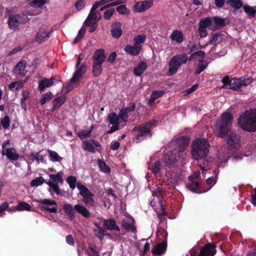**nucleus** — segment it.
<instances>
[{
    "label": "nucleus",
    "mask_w": 256,
    "mask_h": 256,
    "mask_svg": "<svg viewBox=\"0 0 256 256\" xmlns=\"http://www.w3.org/2000/svg\"><path fill=\"white\" fill-rule=\"evenodd\" d=\"M209 142L204 138H197L192 144V154L196 160L205 158L210 152Z\"/></svg>",
    "instance_id": "1"
},
{
    "label": "nucleus",
    "mask_w": 256,
    "mask_h": 256,
    "mask_svg": "<svg viewBox=\"0 0 256 256\" xmlns=\"http://www.w3.org/2000/svg\"><path fill=\"white\" fill-rule=\"evenodd\" d=\"M238 124L244 130L248 132L256 131V109L246 111L242 114L238 119Z\"/></svg>",
    "instance_id": "2"
},
{
    "label": "nucleus",
    "mask_w": 256,
    "mask_h": 256,
    "mask_svg": "<svg viewBox=\"0 0 256 256\" xmlns=\"http://www.w3.org/2000/svg\"><path fill=\"white\" fill-rule=\"evenodd\" d=\"M233 116L232 114L228 112H224L220 118L216 123V135L220 138H224L230 131L231 128Z\"/></svg>",
    "instance_id": "3"
},
{
    "label": "nucleus",
    "mask_w": 256,
    "mask_h": 256,
    "mask_svg": "<svg viewBox=\"0 0 256 256\" xmlns=\"http://www.w3.org/2000/svg\"><path fill=\"white\" fill-rule=\"evenodd\" d=\"M158 121L155 120H150L144 124H140L133 128L136 133L135 138L138 142H141L147 138L152 136L151 130L157 126Z\"/></svg>",
    "instance_id": "4"
},
{
    "label": "nucleus",
    "mask_w": 256,
    "mask_h": 256,
    "mask_svg": "<svg viewBox=\"0 0 256 256\" xmlns=\"http://www.w3.org/2000/svg\"><path fill=\"white\" fill-rule=\"evenodd\" d=\"M30 14L28 11H24L22 13L11 14L8 16V24L12 30L19 29L20 24H24L28 22L30 20L27 15Z\"/></svg>",
    "instance_id": "5"
},
{
    "label": "nucleus",
    "mask_w": 256,
    "mask_h": 256,
    "mask_svg": "<svg viewBox=\"0 0 256 256\" xmlns=\"http://www.w3.org/2000/svg\"><path fill=\"white\" fill-rule=\"evenodd\" d=\"M184 153H183L182 152L178 151L176 148H174L164 154L162 160L166 166L171 168L175 166L176 163L180 158H184Z\"/></svg>",
    "instance_id": "6"
},
{
    "label": "nucleus",
    "mask_w": 256,
    "mask_h": 256,
    "mask_svg": "<svg viewBox=\"0 0 256 256\" xmlns=\"http://www.w3.org/2000/svg\"><path fill=\"white\" fill-rule=\"evenodd\" d=\"M164 236L166 237V239L167 238V233L164 230ZM167 248V242L166 240H165L163 242L160 243L156 244L152 248L151 252L154 256H160L163 254L166 251Z\"/></svg>",
    "instance_id": "7"
},
{
    "label": "nucleus",
    "mask_w": 256,
    "mask_h": 256,
    "mask_svg": "<svg viewBox=\"0 0 256 256\" xmlns=\"http://www.w3.org/2000/svg\"><path fill=\"white\" fill-rule=\"evenodd\" d=\"M52 32V30H50V31L48 30V28L47 26H42L36 34V41L40 43L45 42L50 38V34Z\"/></svg>",
    "instance_id": "8"
},
{
    "label": "nucleus",
    "mask_w": 256,
    "mask_h": 256,
    "mask_svg": "<svg viewBox=\"0 0 256 256\" xmlns=\"http://www.w3.org/2000/svg\"><path fill=\"white\" fill-rule=\"evenodd\" d=\"M190 140L187 136H182L176 138L174 142V145L178 151L182 152L183 153L185 152V150L190 143Z\"/></svg>",
    "instance_id": "9"
},
{
    "label": "nucleus",
    "mask_w": 256,
    "mask_h": 256,
    "mask_svg": "<svg viewBox=\"0 0 256 256\" xmlns=\"http://www.w3.org/2000/svg\"><path fill=\"white\" fill-rule=\"evenodd\" d=\"M154 5V0H144L138 2L134 7V10L138 12H144Z\"/></svg>",
    "instance_id": "10"
},
{
    "label": "nucleus",
    "mask_w": 256,
    "mask_h": 256,
    "mask_svg": "<svg viewBox=\"0 0 256 256\" xmlns=\"http://www.w3.org/2000/svg\"><path fill=\"white\" fill-rule=\"evenodd\" d=\"M216 245L208 243L200 250L198 256H214L216 252Z\"/></svg>",
    "instance_id": "11"
},
{
    "label": "nucleus",
    "mask_w": 256,
    "mask_h": 256,
    "mask_svg": "<svg viewBox=\"0 0 256 256\" xmlns=\"http://www.w3.org/2000/svg\"><path fill=\"white\" fill-rule=\"evenodd\" d=\"M180 67V62L176 59V56H174L169 62L168 75V76L174 75Z\"/></svg>",
    "instance_id": "12"
},
{
    "label": "nucleus",
    "mask_w": 256,
    "mask_h": 256,
    "mask_svg": "<svg viewBox=\"0 0 256 256\" xmlns=\"http://www.w3.org/2000/svg\"><path fill=\"white\" fill-rule=\"evenodd\" d=\"M134 224V220L132 217L125 218L122 220V226L128 232H134L136 231V228Z\"/></svg>",
    "instance_id": "13"
},
{
    "label": "nucleus",
    "mask_w": 256,
    "mask_h": 256,
    "mask_svg": "<svg viewBox=\"0 0 256 256\" xmlns=\"http://www.w3.org/2000/svg\"><path fill=\"white\" fill-rule=\"evenodd\" d=\"M122 32V24L118 22L112 23L110 26V33L112 36L116 38H120Z\"/></svg>",
    "instance_id": "14"
},
{
    "label": "nucleus",
    "mask_w": 256,
    "mask_h": 256,
    "mask_svg": "<svg viewBox=\"0 0 256 256\" xmlns=\"http://www.w3.org/2000/svg\"><path fill=\"white\" fill-rule=\"evenodd\" d=\"M239 138L236 133L230 132L227 138L228 148L231 150L236 149L238 147Z\"/></svg>",
    "instance_id": "15"
},
{
    "label": "nucleus",
    "mask_w": 256,
    "mask_h": 256,
    "mask_svg": "<svg viewBox=\"0 0 256 256\" xmlns=\"http://www.w3.org/2000/svg\"><path fill=\"white\" fill-rule=\"evenodd\" d=\"M76 70L72 78V81L73 82H77L79 80L82 75L86 72V64L84 63L77 68L76 67Z\"/></svg>",
    "instance_id": "16"
},
{
    "label": "nucleus",
    "mask_w": 256,
    "mask_h": 256,
    "mask_svg": "<svg viewBox=\"0 0 256 256\" xmlns=\"http://www.w3.org/2000/svg\"><path fill=\"white\" fill-rule=\"evenodd\" d=\"M103 226L106 230H109L120 231V228L116 224V220L113 218L104 219Z\"/></svg>",
    "instance_id": "17"
},
{
    "label": "nucleus",
    "mask_w": 256,
    "mask_h": 256,
    "mask_svg": "<svg viewBox=\"0 0 256 256\" xmlns=\"http://www.w3.org/2000/svg\"><path fill=\"white\" fill-rule=\"evenodd\" d=\"M142 48V45H126L124 48V50L129 54L132 56H136L139 54Z\"/></svg>",
    "instance_id": "18"
},
{
    "label": "nucleus",
    "mask_w": 256,
    "mask_h": 256,
    "mask_svg": "<svg viewBox=\"0 0 256 256\" xmlns=\"http://www.w3.org/2000/svg\"><path fill=\"white\" fill-rule=\"evenodd\" d=\"M2 155L6 156L7 158L10 160H17L20 156L16 153V150L14 148L6 149V150L2 151Z\"/></svg>",
    "instance_id": "19"
},
{
    "label": "nucleus",
    "mask_w": 256,
    "mask_h": 256,
    "mask_svg": "<svg viewBox=\"0 0 256 256\" xmlns=\"http://www.w3.org/2000/svg\"><path fill=\"white\" fill-rule=\"evenodd\" d=\"M106 58L104 50L102 48L96 50L94 54V62L103 64L105 61Z\"/></svg>",
    "instance_id": "20"
},
{
    "label": "nucleus",
    "mask_w": 256,
    "mask_h": 256,
    "mask_svg": "<svg viewBox=\"0 0 256 256\" xmlns=\"http://www.w3.org/2000/svg\"><path fill=\"white\" fill-rule=\"evenodd\" d=\"M54 84V78H50V79H48L46 78H43L39 82L38 84V89L40 92L44 91L46 88H48Z\"/></svg>",
    "instance_id": "21"
},
{
    "label": "nucleus",
    "mask_w": 256,
    "mask_h": 256,
    "mask_svg": "<svg viewBox=\"0 0 256 256\" xmlns=\"http://www.w3.org/2000/svg\"><path fill=\"white\" fill-rule=\"evenodd\" d=\"M215 24L214 28L220 29L221 28L229 23V20L226 18H222L220 17L216 16L212 18Z\"/></svg>",
    "instance_id": "22"
},
{
    "label": "nucleus",
    "mask_w": 256,
    "mask_h": 256,
    "mask_svg": "<svg viewBox=\"0 0 256 256\" xmlns=\"http://www.w3.org/2000/svg\"><path fill=\"white\" fill-rule=\"evenodd\" d=\"M74 210L85 218H89L90 216V213L89 210L82 204L75 205L74 206Z\"/></svg>",
    "instance_id": "23"
},
{
    "label": "nucleus",
    "mask_w": 256,
    "mask_h": 256,
    "mask_svg": "<svg viewBox=\"0 0 256 256\" xmlns=\"http://www.w3.org/2000/svg\"><path fill=\"white\" fill-rule=\"evenodd\" d=\"M148 66L144 61H140L134 69V74L135 76H140L146 70Z\"/></svg>",
    "instance_id": "24"
},
{
    "label": "nucleus",
    "mask_w": 256,
    "mask_h": 256,
    "mask_svg": "<svg viewBox=\"0 0 256 256\" xmlns=\"http://www.w3.org/2000/svg\"><path fill=\"white\" fill-rule=\"evenodd\" d=\"M66 100V96L63 95L55 98L52 102V110H54L58 108L62 104H64Z\"/></svg>",
    "instance_id": "25"
},
{
    "label": "nucleus",
    "mask_w": 256,
    "mask_h": 256,
    "mask_svg": "<svg viewBox=\"0 0 256 256\" xmlns=\"http://www.w3.org/2000/svg\"><path fill=\"white\" fill-rule=\"evenodd\" d=\"M242 78H234L230 80V84L228 88L236 90L242 91Z\"/></svg>",
    "instance_id": "26"
},
{
    "label": "nucleus",
    "mask_w": 256,
    "mask_h": 256,
    "mask_svg": "<svg viewBox=\"0 0 256 256\" xmlns=\"http://www.w3.org/2000/svg\"><path fill=\"white\" fill-rule=\"evenodd\" d=\"M26 66V60H22L18 62L14 66L13 70V72L16 74L20 75H24V72Z\"/></svg>",
    "instance_id": "27"
},
{
    "label": "nucleus",
    "mask_w": 256,
    "mask_h": 256,
    "mask_svg": "<svg viewBox=\"0 0 256 256\" xmlns=\"http://www.w3.org/2000/svg\"><path fill=\"white\" fill-rule=\"evenodd\" d=\"M62 208L64 212L68 215V218L73 220L75 218V214L72 204H66L63 205Z\"/></svg>",
    "instance_id": "28"
},
{
    "label": "nucleus",
    "mask_w": 256,
    "mask_h": 256,
    "mask_svg": "<svg viewBox=\"0 0 256 256\" xmlns=\"http://www.w3.org/2000/svg\"><path fill=\"white\" fill-rule=\"evenodd\" d=\"M170 38L172 40L178 43H181L184 40V36L182 32L178 30H175L172 32L170 36Z\"/></svg>",
    "instance_id": "29"
},
{
    "label": "nucleus",
    "mask_w": 256,
    "mask_h": 256,
    "mask_svg": "<svg viewBox=\"0 0 256 256\" xmlns=\"http://www.w3.org/2000/svg\"><path fill=\"white\" fill-rule=\"evenodd\" d=\"M212 39L210 40L209 43L212 45H214L218 42H220L223 40L225 36L221 32H216L212 35Z\"/></svg>",
    "instance_id": "30"
},
{
    "label": "nucleus",
    "mask_w": 256,
    "mask_h": 256,
    "mask_svg": "<svg viewBox=\"0 0 256 256\" xmlns=\"http://www.w3.org/2000/svg\"><path fill=\"white\" fill-rule=\"evenodd\" d=\"M102 64L96 62H93L92 74L96 77L100 76L102 72Z\"/></svg>",
    "instance_id": "31"
},
{
    "label": "nucleus",
    "mask_w": 256,
    "mask_h": 256,
    "mask_svg": "<svg viewBox=\"0 0 256 256\" xmlns=\"http://www.w3.org/2000/svg\"><path fill=\"white\" fill-rule=\"evenodd\" d=\"M62 174L63 173L62 172H59L56 174H50V178L52 180L53 183H57L58 184V182H60V184H62L64 182L62 176Z\"/></svg>",
    "instance_id": "32"
},
{
    "label": "nucleus",
    "mask_w": 256,
    "mask_h": 256,
    "mask_svg": "<svg viewBox=\"0 0 256 256\" xmlns=\"http://www.w3.org/2000/svg\"><path fill=\"white\" fill-rule=\"evenodd\" d=\"M94 128V124H92L90 128L88 130H80L77 135L80 140H84L90 136V133Z\"/></svg>",
    "instance_id": "33"
},
{
    "label": "nucleus",
    "mask_w": 256,
    "mask_h": 256,
    "mask_svg": "<svg viewBox=\"0 0 256 256\" xmlns=\"http://www.w3.org/2000/svg\"><path fill=\"white\" fill-rule=\"evenodd\" d=\"M226 2L234 8V10H236L242 7L243 8L244 6L242 2L240 0H227Z\"/></svg>",
    "instance_id": "34"
},
{
    "label": "nucleus",
    "mask_w": 256,
    "mask_h": 256,
    "mask_svg": "<svg viewBox=\"0 0 256 256\" xmlns=\"http://www.w3.org/2000/svg\"><path fill=\"white\" fill-rule=\"evenodd\" d=\"M243 9L244 12L252 18H254L256 14V10L255 8L247 4L243 6Z\"/></svg>",
    "instance_id": "35"
},
{
    "label": "nucleus",
    "mask_w": 256,
    "mask_h": 256,
    "mask_svg": "<svg viewBox=\"0 0 256 256\" xmlns=\"http://www.w3.org/2000/svg\"><path fill=\"white\" fill-rule=\"evenodd\" d=\"M48 152L49 154V159L50 160L56 162H60L62 160V158L56 152L48 150Z\"/></svg>",
    "instance_id": "36"
},
{
    "label": "nucleus",
    "mask_w": 256,
    "mask_h": 256,
    "mask_svg": "<svg viewBox=\"0 0 256 256\" xmlns=\"http://www.w3.org/2000/svg\"><path fill=\"white\" fill-rule=\"evenodd\" d=\"M208 65V63L206 61H204L203 60H200L198 67L195 70V74H200L206 68Z\"/></svg>",
    "instance_id": "37"
},
{
    "label": "nucleus",
    "mask_w": 256,
    "mask_h": 256,
    "mask_svg": "<svg viewBox=\"0 0 256 256\" xmlns=\"http://www.w3.org/2000/svg\"><path fill=\"white\" fill-rule=\"evenodd\" d=\"M98 164L101 172L106 174H109L110 172V168L104 160L98 159Z\"/></svg>",
    "instance_id": "38"
},
{
    "label": "nucleus",
    "mask_w": 256,
    "mask_h": 256,
    "mask_svg": "<svg viewBox=\"0 0 256 256\" xmlns=\"http://www.w3.org/2000/svg\"><path fill=\"white\" fill-rule=\"evenodd\" d=\"M16 209L17 211H30L31 209V206L26 202H20L16 206Z\"/></svg>",
    "instance_id": "39"
},
{
    "label": "nucleus",
    "mask_w": 256,
    "mask_h": 256,
    "mask_svg": "<svg viewBox=\"0 0 256 256\" xmlns=\"http://www.w3.org/2000/svg\"><path fill=\"white\" fill-rule=\"evenodd\" d=\"M108 120L112 124H120L119 118L116 114L114 112L109 114Z\"/></svg>",
    "instance_id": "40"
},
{
    "label": "nucleus",
    "mask_w": 256,
    "mask_h": 256,
    "mask_svg": "<svg viewBox=\"0 0 256 256\" xmlns=\"http://www.w3.org/2000/svg\"><path fill=\"white\" fill-rule=\"evenodd\" d=\"M212 19L208 17L202 18L199 22V26L204 28H206L212 24Z\"/></svg>",
    "instance_id": "41"
},
{
    "label": "nucleus",
    "mask_w": 256,
    "mask_h": 256,
    "mask_svg": "<svg viewBox=\"0 0 256 256\" xmlns=\"http://www.w3.org/2000/svg\"><path fill=\"white\" fill-rule=\"evenodd\" d=\"M77 188L80 190V194L84 197V196H86L89 194H90V192L89 190L82 184L78 183L76 185Z\"/></svg>",
    "instance_id": "42"
},
{
    "label": "nucleus",
    "mask_w": 256,
    "mask_h": 256,
    "mask_svg": "<svg viewBox=\"0 0 256 256\" xmlns=\"http://www.w3.org/2000/svg\"><path fill=\"white\" fill-rule=\"evenodd\" d=\"M47 184L51 188H52L54 191L56 192V195L60 196H64V194L59 189L58 184L57 183H53L52 182L49 181L46 182Z\"/></svg>",
    "instance_id": "43"
},
{
    "label": "nucleus",
    "mask_w": 256,
    "mask_h": 256,
    "mask_svg": "<svg viewBox=\"0 0 256 256\" xmlns=\"http://www.w3.org/2000/svg\"><path fill=\"white\" fill-rule=\"evenodd\" d=\"M84 146L83 148L84 150L91 152H96L95 148L93 146L92 142L90 140H84L83 142Z\"/></svg>",
    "instance_id": "44"
},
{
    "label": "nucleus",
    "mask_w": 256,
    "mask_h": 256,
    "mask_svg": "<svg viewBox=\"0 0 256 256\" xmlns=\"http://www.w3.org/2000/svg\"><path fill=\"white\" fill-rule=\"evenodd\" d=\"M188 188L193 192H196L200 188V183L196 181H192L186 185Z\"/></svg>",
    "instance_id": "45"
},
{
    "label": "nucleus",
    "mask_w": 256,
    "mask_h": 256,
    "mask_svg": "<svg viewBox=\"0 0 256 256\" xmlns=\"http://www.w3.org/2000/svg\"><path fill=\"white\" fill-rule=\"evenodd\" d=\"M146 38V36L145 34H139L134 37L133 41L134 42V44L140 45V44L144 43L145 42Z\"/></svg>",
    "instance_id": "46"
},
{
    "label": "nucleus",
    "mask_w": 256,
    "mask_h": 256,
    "mask_svg": "<svg viewBox=\"0 0 256 256\" xmlns=\"http://www.w3.org/2000/svg\"><path fill=\"white\" fill-rule=\"evenodd\" d=\"M95 226H96L98 229V233L96 230L94 231L95 236L100 240H102L104 236H107L108 234L106 230L102 227L99 226L98 224H95Z\"/></svg>",
    "instance_id": "47"
},
{
    "label": "nucleus",
    "mask_w": 256,
    "mask_h": 256,
    "mask_svg": "<svg viewBox=\"0 0 256 256\" xmlns=\"http://www.w3.org/2000/svg\"><path fill=\"white\" fill-rule=\"evenodd\" d=\"M52 96V94L51 92H49L46 94H43L42 96L41 99L40 100V104L41 105L44 104L46 102L50 100Z\"/></svg>",
    "instance_id": "48"
},
{
    "label": "nucleus",
    "mask_w": 256,
    "mask_h": 256,
    "mask_svg": "<svg viewBox=\"0 0 256 256\" xmlns=\"http://www.w3.org/2000/svg\"><path fill=\"white\" fill-rule=\"evenodd\" d=\"M214 172L215 174L216 178H214L213 176H211V177H210L209 178H208L206 181V184L208 185H210L212 183H213V184L212 186H210L209 188H207V190H204V192H206V191L210 190L212 188V186L216 182V180L218 177V172L216 170H214Z\"/></svg>",
    "instance_id": "49"
},
{
    "label": "nucleus",
    "mask_w": 256,
    "mask_h": 256,
    "mask_svg": "<svg viewBox=\"0 0 256 256\" xmlns=\"http://www.w3.org/2000/svg\"><path fill=\"white\" fill-rule=\"evenodd\" d=\"M34 201L38 203L44 204L47 205V206H52V205L56 206V202L54 200H48V199H43V200L40 199V200H34Z\"/></svg>",
    "instance_id": "50"
},
{
    "label": "nucleus",
    "mask_w": 256,
    "mask_h": 256,
    "mask_svg": "<svg viewBox=\"0 0 256 256\" xmlns=\"http://www.w3.org/2000/svg\"><path fill=\"white\" fill-rule=\"evenodd\" d=\"M44 182L45 180L44 178L42 176H40L32 180L30 182V185L32 186H38L42 184Z\"/></svg>",
    "instance_id": "51"
},
{
    "label": "nucleus",
    "mask_w": 256,
    "mask_h": 256,
    "mask_svg": "<svg viewBox=\"0 0 256 256\" xmlns=\"http://www.w3.org/2000/svg\"><path fill=\"white\" fill-rule=\"evenodd\" d=\"M161 168V164L160 162L156 161L154 164H153L152 166V172L154 174H156L160 172V171Z\"/></svg>",
    "instance_id": "52"
},
{
    "label": "nucleus",
    "mask_w": 256,
    "mask_h": 256,
    "mask_svg": "<svg viewBox=\"0 0 256 256\" xmlns=\"http://www.w3.org/2000/svg\"><path fill=\"white\" fill-rule=\"evenodd\" d=\"M46 3V0H33L30 6L34 8H41Z\"/></svg>",
    "instance_id": "53"
},
{
    "label": "nucleus",
    "mask_w": 256,
    "mask_h": 256,
    "mask_svg": "<svg viewBox=\"0 0 256 256\" xmlns=\"http://www.w3.org/2000/svg\"><path fill=\"white\" fill-rule=\"evenodd\" d=\"M86 33V30L84 29L81 28L78 34L76 36L75 38L73 41V44H77L78 42H80Z\"/></svg>",
    "instance_id": "54"
},
{
    "label": "nucleus",
    "mask_w": 256,
    "mask_h": 256,
    "mask_svg": "<svg viewBox=\"0 0 256 256\" xmlns=\"http://www.w3.org/2000/svg\"><path fill=\"white\" fill-rule=\"evenodd\" d=\"M94 196V194L92 192L86 196H84L83 197L84 202L86 204H90L92 205L94 202V199L92 198Z\"/></svg>",
    "instance_id": "55"
},
{
    "label": "nucleus",
    "mask_w": 256,
    "mask_h": 256,
    "mask_svg": "<svg viewBox=\"0 0 256 256\" xmlns=\"http://www.w3.org/2000/svg\"><path fill=\"white\" fill-rule=\"evenodd\" d=\"M66 182L71 188L74 189L76 188V178L75 176H68L66 178Z\"/></svg>",
    "instance_id": "56"
},
{
    "label": "nucleus",
    "mask_w": 256,
    "mask_h": 256,
    "mask_svg": "<svg viewBox=\"0 0 256 256\" xmlns=\"http://www.w3.org/2000/svg\"><path fill=\"white\" fill-rule=\"evenodd\" d=\"M164 94V91H163V90L153 91L152 93L151 98H150V102L151 100H152V101L155 100H156L158 99V98L162 96Z\"/></svg>",
    "instance_id": "57"
},
{
    "label": "nucleus",
    "mask_w": 256,
    "mask_h": 256,
    "mask_svg": "<svg viewBox=\"0 0 256 256\" xmlns=\"http://www.w3.org/2000/svg\"><path fill=\"white\" fill-rule=\"evenodd\" d=\"M176 59L180 62V66L182 64H186L188 60V56L186 54L176 55Z\"/></svg>",
    "instance_id": "58"
},
{
    "label": "nucleus",
    "mask_w": 256,
    "mask_h": 256,
    "mask_svg": "<svg viewBox=\"0 0 256 256\" xmlns=\"http://www.w3.org/2000/svg\"><path fill=\"white\" fill-rule=\"evenodd\" d=\"M2 128L4 129L8 128L10 125V119L8 116H5L0 121Z\"/></svg>",
    "instance_id": "59"
},
{
    "label": "nucleus",
    "mask_w": 256,
    "mask_h": 256,
    "mask_svg": "<svg viewBox=\"0 0 256 256\" xmlns=\"http://www.w3.org/2000/svg\"><path fill=\"white\" fill-rule=\"evenodd\" d=\"M154 194L158 199V202L160 206H161V205H163L162 204V200H163L162 191L160 189H158L156 191H155Z\"/></svg>",
    "instance_id": "60"
},
{
    "label": "nucleus",
    "mask_w": 256,
    "mask_h": 256,
    "mask_svg": "<svg viewBox=\"0 0 256 256\" xmlns=\"http://www.w3.org/2000/svg\"><path fill=\"white\" fill-rule=\"evenodd\" d=\"M84 0H78L75 3V8L78 10H82L85 6Z\"/></svg>",
    "instance_id": "61"
},
{
    "label": "nucleus",
    "mask_w": 256,
    "mask_h": 256,
    "mask_svg": "<svg viewBox=\"0 0 256 256\" xmlns=\"http://www.w3.org/2000/svg\"><path fill=\"white\" fill-rule=\"evenodd\" d=\"M116 11L120 14H127V12L128 11V8L125 4H122L116 8Z\"/></svg>",
    "instance_id": "62"
},
{
    "label": "nucleus",
    "mask_w": 256,
    "mask_h": 256,
    "mask_svg": "<svg viewBox=\"0 0 256 256\" xmlns=\"http://www.w3.org/2000/svg\"><path fill=\"white\" fill-rule=\"evenodd\" d=\"M160 208H161L162 212L159 213L158 214V216L160 218V221L162 222H164V221L166 220V218L164 216H166L167 215V214L164 211V208L163 205H161Z\"/></svg>",
    "instance_id": "63"
},
{
    "label": "nucleus",
    "mask_w": 256,
    "mask_h": 256,
    "mask_svg": "<svg viewBox=\"0 0 256 256\" xmlns=\"http://www.w3.org/2000/svg\"><path fill=\"white\" fill-rule=\"evenodd\" d=\"M114 9L112 8L106 10L104 14L103 17L106 20H110L114 12Z\"/></svg>",
    "instance_id": "64"
}]
</instances>
